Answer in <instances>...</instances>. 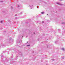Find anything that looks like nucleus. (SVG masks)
Returning a JSON list of instances; mask_svg holds the SVG:
<instances>
[{"label":"nucleus","mask_w":65,"mask_h":65,"mask_svg":"<svg viewBox=\"0 0 65 65\" xmlns=\"http://www.w3.org/2000/svg\"><path fill=\"white\" fill-rule=\"evenodd\" d=\"M44 12H41V13L42 14H43V13H44Z\"/></svg>","instance_id":"nucleus-7"},{"label":"nucleus","mask_w":65,"mask_h":65,"mask_svg":"<svg viewBox=\"0 0 65 65\" xmlns=\"http://www.w3.org/2000/svg\"><path fill=\"white\" fill-rule=\"evenodd\" d=\"M37 8H38V7H37Z\"/></svg>","instance_id":"nucleus-22"},{"label":"nucleus","mask_w":65,"mask_h":65,"mask_svg":"<svg viewBox=\"0 0 65 65\" xmlns=\"http://www.w3.org/2000/svg\"><path fill=\"white\" fill-rule=\"evenodd\" d=\"M34 34H35V32H34Z\"/></svg>","instance_id":"nucleus-21"},{"label":"nucleus","mask_w":65,"mask_h":65,"mask_svg":"<svg viewBox=\"0 0 65 65\" xmlns=\"http://www.w3.org/2000/svg\"><path fill=\"white\" fill-rule=\"evenodd\" d=\"M16 60H17V59H15Z\"/></svg>","instance_id":"nucleus-28"},{"label":"nucleus","mask_w":65,"mask_h":65,"mask_svg":"<svg viewBox=\"0 0 65 65\" xmlns=\"http://www.w3.org/2000/svg\"><path fill=\"white\" fill-rule=\"evenodd\" d=\"M57 42H57V41L55 42V43H57Z\"/></svg>","instance_id":"nucleus-16"},{"label":"nucleus","mask_w":65,"mask_h":65,"mask_svg":"<svg viewBox=\"0 0 65 65\" xmlns=\"http://www.w3.org/2000/svg\"><path fill=\"white\" fill-rule=\"evenodd\" d=\"M21 56H22V54H21Z\"/></svg>","instance_id":"nucleus-24"},{"label":"nucleus","mask_w":65,"mask_h":65,"mask_svg":"<svg viewBox=\"0 0 65 65\" xmlns=\"http://www.w3.org/2000/svg\"><path fill=\"white\" fill-rule=\"evenodd\" d=\"M52 60L53 61H54L55 60V59H52Z\"/></svg>","instance_id":"nucleus-9"},{"label":"nucleus","mask_w":65,"mask_h":65,"mask_svg":"<svg viewBox=\"0 0 65 65\" xmlns=\"http://www.w3.org/2000/svg\"><path fill=\"white\" fill-rule=\"evenodd\" d=\"M22 37H23V36H22Z\"/></svg>","instance_id":"nucleus-26"},{"label":"nucleus","mask_w":65,"mask_h":65,"mask_svg":"<svg viewBox=\"0 0 65 65\" xmlns=\"http://www.w3.org/2000/svg\"><path fill=\"white\" fill-rule=\"evenodd\" d=\"M12 39H11V38H10V39H9V41H11V40H12Z\"/></svg>","instance_id":"nucleus-6"},{"label":"nucleus","mask_w":65,"mask_h":65,"mask_svg":"<svg viewBox=\"0 0 65 65\" xmlns=\"http://www.w3.org/2000/svg\"><path fill=\"white\" fill-rule=\"evenodd\" d=\"M27 43H28V42H27Z\"/></svg>","instance_id":"nucleus-23"},{"label":"nucleus","mask_w":65,"mask_h":65,"mask_svg":"<svg viewBox=\"0 0 65 65\" xmlns=\"http://www.w3.org/2000/svg\"><path fill=\"white\" fill-rule=\"evenodd\" d=\"M20 6H21V5H19L18 6V7H20Z\"/></svg>","instance_id":"nucleus-8"},{"label":"nucleus","mask_w":65,"mask_h":65,"mask_svg":"<svg viewBox=\"0 0 65 65\" xmlns=\"http://www.w3.org/2000/svg\"><path fill=\"white\" fill-rule=\"evenodd\" d=\"M58 31H60V29H58Z\"/></svg>","instance_id":"nucleus-18"},{"label":"nucleus","mask_w":65,"mask_h":65,"mask_svg":"<svg viewBox=\"0 0 65 65\" xmlns=\"http://www.w3.org/2000/svg\"><path fill=\"white\" fill-rule=\"evenodd\" d=\"M65 33V30H64V31H63V33L62 34V35H64V34Z\"/></svg>","instance_id":"nucleus-2"},{"label":"nucleus","mask_w":65,"mask_h":65,"mask_svg":"<svg viewBox=\"0 0 65 65\" xmlns=\"http://www.w3.org/2000/svg\"><path fill=\"white\" fill-rule=\"evenodd\" d=\"M17 19V17H16V19Z\"/></svg>","instance_id":"nucleus-19"},{"label":"nucleus","mask_w":65,"mask_h":65,"mask_svg":"<svg viewBox=\"0 0 65 65\" xmlns=\"http://www.w3.org/2000/svg\"><path fill=\"white\" fill-rule=\"evenodd\" d=\"M44 23V21H42V23Z\"/></svg>","instance_id":"nucleus-15"},{"label":"nucleus","mask_w":65,"mask_h":65,"mask_svg":"<svg viewBox=\"0 0 65 65\" xmlns=\"http://www.w3.org/2000/svg\"><path fill=\"white\" fill-rule=\"evenodd\" d=\"M61 24H65V23H64V22L62 23H61Z\"/></svg>","instance_id":"nucleus-10"},{"label":"nucleus","mask_w":65,"mask_h":65,"mask_svg":"<svg viewBox=\"0 0 65 65\" xmlns=\"http://www.w3.org/2000/svg\"><path fill=\"white\" fill-rule=\"evenodd\" d=\"M3 2V1H1L0 2Z\"/></svg>","instance_id":"nucleus-17"},{"label":"nucleus","mask_w":65,"mask_h":65,"mask_svg":"<svg viewBox=\"0 0 65 65\" xmlns=\"http://www.w3.org/2000/svg\"><path fill=\"white\" fill-rule=\"evenodd\" d=\"M61 50H63V51H64V48H61Z\"/></svg>","instance_id":"nucleus-5"},{"label":"nucleus","mask_w":65,"mask_h":65,"mask_svg":"<svg viewBox=\"0 0 65 65\" xmlns=\"http://www.w3.org/2000/svg\"><path fill=\"white\" fill-rule=\"evenodd\" d=\"M15 16H17V14H15Z\"/></svg>","instance_id":"nucleus-20"},{"label":"nucleus","mask_w":65,"mask_h":65,"mask_svg":"<svg viewBox=\"0 0 65 65\" xmlns=\"http://www.w3.org/2000/svg\"><path fill=\"white\" fill-rule=\"evenodd\" d=\"M22 14V12H21L20 13V14Z\"/></svg>","instance_id":"nucleus-14"},{"label":"nucleus","mask_w":65,"mask_h":65,"mask_svg":"<svg viewBox=\"0 0 65 65\" xmlns=\"http://www.w3.org/2000/svg\"><path fill=\"white\" fill-rule=\"evenodd\" d=\"M29 6L30 7H31V9H32V8H31V7H33V5H32L31 6L30 5H29Z\"/></svg>","instance_id":"nucleus-3"},{"label":"nucleus","mask_w":65,"mask_h":65,"mask_svg":"<svg viewBox=\"0 0 65 65\" xmlns=\"http://www.w3.org/2000/svg\"><path fill=\"white\" fill-rule=\"evenodd\" d=\"M62 59H64V57H62Z\"/></svg>","instance_id":"nucleus-12"},{"label":"nucleus","mask_w":65,"mask_h":65,"mask_svg":"<svg viewBox=\"0 0 65 65\" xmlns=\"http://www.w3.org/2000/svg\"><path fill=\"white\" fill-rule=\"evenodd\" d=\"M57 4H59V5H61V6L63 5V4H60L59 3H57Z\"/></svg>","instance_id":"nucleus-1"},{"label":"nucleus","mask_w":65,"mask_h":65,"mask_svg":"<svg viewBox=\"0 0 65 65\" xmlns=\"http://www.w3.org/2000/svg\"><path fill=\"white\" fill-rule=\"evenodd\" d=\"M20 53V54H21V53Z\"/></svg>","instance_id":"nucleus-27"},{"label":"nucleus","mask_w":65,"mask_h":65,"mask_svg":"<svg viewBox=\"0 0 65 65\" xmlns=\"http://www.w3.org/2000/svg\"><path fill=\"white\" fill-rule=\"evenodd\" d=\"M60 0V1H61V0Z\"/></svg>","instance_id":"nucleus-29"},{"label":"nucleus","mask_w":65,"mask_h":65,"mask_svg":"<svg viewBox=\"0 0 65 65\" xmlns=\"http://www.w3.org/2000/svg\"><path fill=\"white\" fill-rule=\"evenodd\" d=\"M30 44L29 45H27V46H30Z\"/></svg>","instance_id":"nucleus-13"},{"label":"nucleus","mask_w":65,"mask_h":65,"mask_svg":"<svg viewBox=\"0 0 65 65\" xmlns=\"http://www.w3.org/2000/svg\"><path fill=\"white\" fill-rule=\"evenodd\" d=\"M11 9H13V7H12L11 6Z\"/></svg>","instance_id":"nucleus-11"},{"label":"nucleus","mask_w":65,"mask_h":65,"mask_svg":"<svg viewBox=\"0 0 65 65\" xmlns=\"http://www.w3.org/2000/svg\"><path fill=\"white\" fill-rule=\"evenodd\" d=\"M3 22H4V20H2L1 21V23H2Z\"/></svg>","instance_id":"nucleus-4"},{"label":"nucleus","mask_w":65,"mask_h":65,"mask_svg":"<svg viewBox=\"0 0 65 65\" xmlns=\"http://www.w3.org/2000/svg\"><path fill=\"white\" fill-rule=\"evenodd\" d=\"M47 15H48V14H47Z\"/></svg>","instance_id":"nucleus-25"}]
</instances>
